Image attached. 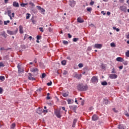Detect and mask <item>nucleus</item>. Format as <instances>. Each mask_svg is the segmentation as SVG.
I'll return each mask as SVG.
<instances>
[{"mask_svg": "<svg viewBox=\"0 0 129 129\" xmlns=\"http://www.w3.org/2000/svg\"><path fill=\"white\" fill-rule=\"evenodd\" d=\"M47 85L48 86H51V85H52V82L50 81L49 83H47Z\"/></svg>", "mask_w": 129, "mask_h": 129, "instance_id": "a18cd8bd", "label": "nucleus"}, {"mask_svg": "<svg viewBox=\"0 0 129 129\" xmlns=\"http://www.w3.org/2000/svg\"><path fill=\"white\" fill-rule=\"evenodd\" d=\"M91 80L92 83H97V82H98V79L96 76L93 77Z\"/></svg>", "mask_w": 129, "mask_h": 129, "instance_id": "7ed1b4c3", "label": "nucleus"}, {"mask_svg": "<svg viewBox=\"0 0 129 129\" xmlns=\"http://www.w3.org/2000/svg\"><path fill=\"white\" fill-rule=\"evenodd\" d=\"M10 23V20H8L7 21H4V25H8V24Z\"/></svg>", "mask_w": 129, "mask_h": 129, "instance_id": "4c0bfd02", "label": "nucleus"}, {"mask_svg": "<svg viewBox=\"0 0 129 129\" xmlns=\"http://www.w3.org/2000/svg\"><path fill=\"white\" fill-rule=\"evenodd\" d=\"M68 72L66 71H64L63 74V75H66L67 74H68Z\"/></svg>", "mask_w": 129, "mask_h": 129, "instance_id": "603ef678", "label": "nucleus"}, {"mask_svg": "<svg viewBox=\"0 0 129 129\" xmlns=\"http://www.w3.org/2000/svg\"><path fill=\"white\" fill-rule=\"evenodd\" d=\"M111 73H116V72H115V70L114 69V68H113L112 69V72H111Z\"/></svg>", "mask_w": 129, "mask_h": 129, "instance_id": "8fccbe9b", "label": "nucleus"}, {"mask_svg": "<svg viewBox=\"0 0 129 129\" xmlns=\"http://www.w3.org/2000/svg\"><path fill=\"white\" fill-rule=\"evenodd\" d=\"M67 59H68V60H71V57H70V56H68Z\"/></svg>", "mask_w": 129, "mask_h": 129, "instance_id": "69168bd1", "label": "nucleus"}, {"mask_svg": "<svg viewBox=\"0 0 129 129\" xmlns=\"http://www.w3.org/2000/svg\"><path fill=\"white\" fill-rule=\"evenodd\" d=\"M92 120L96 121L98 119V116L96 114H94L92 117Z\"/></svg>", "mask_w": 129, "mask_h": 129, "instance_id": "4468645a", "label": "nucleus"}, {"mask_svg": "<svg viewBox=\"0 0 129 129\" xmlns=\"http://www.w3.org/2000/svg\"><path fill=\"white\" fill-rule=\"evenodd\" d=\"M62 110H64L66 112L67 111V110L65 109V107H62Z\"/></svg>", "mask_w": 129, "mask_h": 129, "instance_id": "052dcab7", "label": "nucleus"}, {"mask_svg": "<svg viewBox=\"0 0 129 129\" xmlns=\"http://www.w3.org/2000/svg\"><path fill=\"white\" fill-rule=\"evenodd\" d=\"M36 38H37V40H40V39L42 38V36H39V35H37Z\"/></svg>", "mask_w": 129, "mask_h": 129, "instance_id": "a19ab883", "label": "nucleus"}, {"mask_svg": "<svg viewBox=\"0 0 129 129\" xmlns=\"http://www.w3.org/2000/svg\"><path fill=\"white\" fill-rule=\"evenodd\" d=\"M29 5H30V6H31V7H35V5H34V3H33L32 2H30V3H29Z\"/></svg>", "mask_w": 129, "mask_h": 129, "instance_id": "79ce46f5", "label": "nucleus"}, {"mask_svg": "<svg viewBox=\"0 0 129 129\" xmlns=\"http://www.w3.org/2000/svg\"><path fill=\"white\" fill-rule=\"evenodd\" d=\"M127 39H129V33L126 35Z\"/></svg>", "mask_w": 129, "mask_h": 129, "instance_id": "774afa93", "label": "nucleus"}, {"mask_svg": "<svg viewBox=\"0 0 129 129\" xmlns=\"http://www.w3.org/2000/svg\"><path fill=\"white\" fill-rule=\"evenodd\" d=\"M87 12H89V13H91V11H92V8H89V7H88L87 8Z\"/></svg>", "mask_w": 129, "mask_h": 129, "instance_id": "cd10ccee", "label": "nucleus"}, {"mask_svg": "<svg viewBox=\"0 0 129 129\" xmlns=\"http://www.w3.org/2000/svg\"><path fill=\"white\" fill-rule=\"evenodd\" d=\"M126 57H129V50H127V52H125Z\"/></svg>", "mask_w": 129, "mask_h": 129, "instance_id": "c9c22d12", "label": "nucleus"}, {"mask_svg": "<svg viewBox=\"0 0 129 129\" xmlns=\"http://www.w3.org/2000/svg\"><path fill=\"white\" fill-rule=\"evenodd\" d=\"M84 102H85V101L84 100H82V102H81V105H84Z\"/></svg>", "mask_w": 129, "mask_h": 129, "instance_id": "680f3d73", "label": "nucleus"}, {"mask_svg": "<svg viewBox=\"0 0 129 129\" xmlns=\"http://www.w3.org/2000/svg\"><path fill=\"white\" fill-rule=\"evenodd\" d=\"M81 77H82L81 75H78L77 73L75 74L74 77L75 78H77V79H81Z\"/></svg>", "mask_w": 129, "mask_h": 129, "instance_id": "2eb2a0df", "label": "nucleus"}, {"mask_svg": "<svg viewBox=\"0 0 129 129\" xmlns=\"http://www.w3.org/2000/svg\"><path fill=\"white\" fill-rule=\"evenodd\" d=\"M90 6H93V5H94V2L92 1L91 2H90Z\"/></svg>", "mask_w": 129, "mask_h": 129, "instance_id": "6e6d98bb", "label": "nucleus"}, {"mask_svg": "<svg viewBox=\"0 0 129 129\" xmlns=\"http://www.w3.org/2000/svg\"><path fill=\"white\" fill-rule=\"evenodd\" d=\"M109 77L110 79H116L117 76L115 74H110Z\"/></svg>", "mask_w": 129, "mask_h": 129, "instance_id": "6e6552de", "label": "nucleus"}, {"mask_svg": "<svg viewBox=\"0 0 129 129\" xmlns=\"http://www.w3.org/2000/svg\"><path fill=\"white\" fill-rule=\"evenodd\" d=\"M77 41H78V38H74L73 39V41L74 42H77Z\"/></svg>", "mask_w": 129, "mask_h": 129, "instance_id": "3c124183", "label": "nucleus"}, {"mask_svg": "<svg viewBox=\"0 0 129 129\" xmlns=\"http://www.w3.org/2000/svg\"><path fill=\"white\" fill-rule=\"evenodd\" d=\"M101 85H103V86H105L107 85V82H106V81H105L102 82Z\"/></svg>", "mask_w": 129, "mask_h": 129, "instance_id": "393cba45", "label": "nucleus"}, {"mask_svg": "<svg viewBox=\"0 0 129 129\" xmlns=\"http://www.w3.org/2000/svg\"><path fill=\"white\" fill-rule=\"evenodd\" d=\"M101 67H102V69H104V68H105V66H104V64H102Z\"/></svg>", "mask_w": 129, "mask_h": 129, "instance_id": "4d7b16f0", "label": "nucleus"}, {"mask_svg": "<svg viewBox=\"0 0 129 129\" xmlns=\"http://www.w3.org/2000/svg\"><path fill=\"white\" fill-rule=\"evenodd\" d=\"M63 44H64V45H68V41H66V40H63L62 41Z\"/></svg>", "mask_w": 129, "mask_h": 129, "instance_id": "f704fd0d", "label": "nucleus"}, {"mask_svg": "<svg viewBox=\"0 0 129 129\" xmlns=\"http://www.w3.org/2000/svg\"><path fill=\"white\" fill-rule=\"evenodd\" d=\"M78 23H84V20L81 18V17H79L77 19Z\"/></svg>", "mask_w": 129, "mask_h": 129, "instance_id": "f3484780", "label": "nucleus"}, {"mask_svg": "<svg viewBox=\"0 0 129 129\" xmlns=\"http://www.w3.org/2000/svg\"><path fill=\"white\" fill-rule=\"evenodd\" d=\"M78 66H79V68H82V67H83V63H79L78 64Z\"/></svg>", "mask_w": 129, "mask_h": 129, "instance_id": "58836bf2", "label": "nucleus"}, {"mask_svg": "<svg viewBox=\"0 0 129 129\" xmlns=\"http://www.w3.org/2000/svg\"><path fill=\"white\" fill-rule=\"evenodd\" d=\"M61 64L62 65H64V66L66 65V60H62Z\"/></svg>", "mask_w": 129, "mask_h": 129, "instance_id": "473e14b6", "label": "nucleus"}, {"mask_svg": "<svg viewBox=\"0 0 129 129\" xmlns=\"http://www.w3.org/2000/svg\"><path fill=\"white\" fill-rule=\"evenodd\" d=\"M37 113H38L39 114H41V113H43V109H38L37 110Z\"/></svg>", "mask_w": 129, "mask_h": 129, "instance_id": "aec40b11", "label": "nucleus"}, {"mask_svg": "<svg viewBox=\"0 0 129 129\" xmlns=\"http://www.w3.org/2000/svg\"><path fill=\"white\" fill-rule=\"evenodd\" d=\"M19 31L20 34H23V33H24V31L23 30V26H22V25L19 26Z\"/></svg>", "mask_w": 129, "mask_h": 129, "instance_id": "6ab92c4d", "label": "nucleus"}, {"mask_svg": "<svg viewBox=\"0 0 129 129\" xmlns=\"http://www.w3.org/2000/svg\"><path fill=\"white\" fill-rule=\"evenodd\" d=\"M15 126H16V124L13 123V124H12V125H11V128L14 129V128L15 127Z\"/></svg>", "mask_w": 129, "mask_h": 129, "instance_id": "37998d69", "label": "nucleus"}, {"mask_svg": "<svg viewBox=\"0 0 129 129\" xmlns=\"http://www.w3.org/2000/svg\"><path fill=\"white\" fill-rule=\"evenodd\" d=\"M76 122H77V119H74L73 123V127H75V124H76Z\"/></svg>", "mask_w": 129, "mask_h": 129, "instance_id": "412c9836", "label": "nucleus"}, {"mask_svg": "<svg viewBox=\"0 0 129 129\" xmlns=\"http://www.w3.org/2000/svg\"><path fill=\"white\" fill-rule=\"evenodd\" d=\"M38 9L41 11V13H45V10L44 9L41 8L40 6H37Z\"/></svg>", "mask_w": 129, "mask_h": 129, "instance_id": "4be33fe9", "label": "nucleus"}, {"mask_svg": "<svg viewBox=\"0 0 129 129\" xmlns=\"http://www.w3.org/2000/svg\"><path fill=\"white\" fill-rule=\"evenodd\" d=\"M7 33L9 34V35H16V34H17V33H18V29H17L15 31H11V30H7Z\"/></svg>", "mask_w": 129, "mask_h": 129, "instance_id": "f03ea898", "label": "nucleus"}, {"mask_svg": "<svg viewBox=\"0 0 129 129\" xmlns=\"http://www.w3.org/2000/svg\"><path fill=\"white\" fill-rule=\"evenodd\" d=\"M28 79L29 80H32V81L36 80V79L33 77V75L31 73H28Z\"/></svg>", "mask_w": 129, "mask_h": 129, "instance_id": "0eeeda50", "label": "nucleus"}, {"mask_svg": "<svg viewBox=\"0 0 129 129\" xmlns=\"http://www.w3.org/2000/svg\"><path fill=\"white\" fill-rule=\"evenodd\" d=\"M110 46H112L113 48H114V47H115V44L112 42L110 44Z\"/></svg>", "mask_w": 129, "mask_h": 129, "instance_id": "e433bc0d", "label": "nucleus"}, {"mask_svg": "<svg viewBox=\"0 0 129 129\" xmlns=\"http://www.w3.org/2000/svg\"><path fill=\"white\" fill-rule=\"evenodd\" d=\"M62 95L63 96V97H68V95H69V94L68 93H63Z\"/></svg>", "mask_w": 129, "mask_h": 129, "instance_id": "b1692460", "label": "nucleus"}, {"mask_svg": "<svg viewBox=\"0 0 129 129\" xmlns=\"http://www.w3.org/2000/svg\"><path fill=\"white\" fill-rule=\"evenodd\" d=\"M103 103L105 104H108V100H107L106 99H103Z\"/></svg>", "mask_w": 129, "mask_h": 129, "instance_id": "bb28decb", "label": "nucleus"}, {"mask_svg": "<svg viewBox=\"0 0 129 129\" xmlns=\"http://www.w3.org/2000/svg\"><path fill=\"white\" fill-rule=\"evenodd\" d=\"M54 113L56 116H57V117H58V118H60V117H61V114L60 113V110H55Z\"/></svg>", "mask_w": 129, "mask_h": 129, "instance_id": "39448f33", "label": "nucleus"}, {"mask_svg": "<svg viewBox=\"0 0 129 129\" xmlns=\"http://www.w3.org/2000/svg\"><path fill=\"white\" fill-rule=\"evenodd\" d=\"M0 67H5V64L3 62H0Z\"/></svg>", "mask_w": 129, "mask_h": 129, "instance_id": "09e8293b", "label": "nucleus"}, {"mask_svg": "<svg viewBox=\"0 0 129 129\" xmlns=\"http://www.w3.org/2000/svg\"><path fill=\"white\" fill-rule=\"evenodd\" d=\"M3 91H4V90H3L1 87H0V94H2V93H3Z\"/></svg>", "mask_w": 129, "mask_h": 129, "instance_id": "864d4df0", "label": "nucleus"}, {"mask_svg": "<svg viewBox=\"0 0 129 129\" xmlns=\"http://www.w3.org/2000/svg\"><path fill=\"white\" fill-rule=\"evenodd\" d=\"M125 115H126V116H127L128 117H129V114H128V113H126L125 114Z\"/></svg>", "mask_w": 129, "mask_h": 129, "instance_id": "338daca9", "label": "nucleus"}, {"mask_svg": "<svg viewBox=\"0 0 129 129\" xmlns=\"http://www.w3.org/2000/svg\"><path fill=\"white\" fill-rule=\"evenodd\" d=\"M101 14H102L103 16H105V15L106 14V13H105L104 11H101Z\"/></svg>", "mask_w": 129, "mask_h": 129, "instance_id": "13d9d810", "label": "nucleus"}, {"mask_svg": "<svg viewBox=\"0 0 129 129\" xmlns=\"http://www.w3.org/2000/svg\"><path fill=\"white\" fill-rule=\"evenodd\" d=\"M41 91H42V88H40L39 89H37L36 90L37 92H41Z\"/></svg>", "mask_w": 129, "mask_h": 129, "instance_id": "49530a36", "label": "nucleus"}, {"mask_svg": "<svg viewBox=\"0 0 129 129\" xmlns=\"http://www.w3.org/2000/svg\"><path fill=\"white\" fill-rule=\"evenodd\" d=\"M7 13H8V15L9 16H11V14H12V11L8 10Z\"/></svg>", "mask_w": 129, "mask_h": 129, "instance_id": "2f4dec72", "label": "nucleus"}, {"mask_svg": "<svg viewBox=\"0 0 129 129\" xmlns=\"http://www.w3.org/2000/svg\"><path fill=\"white\" fill-rule=\"evenodd\" d=\"M1 35L3 36L4 38H7V37H8V35L6 33V32L5 31L1 32Z\"/></svg>", "mask_w": 129, "mask_h": 129, "instance_id": "dca6fc26", "label": "nucleus"}, {"mask_svg": "<svg viewBox=\"0 0 129 129\" xmlns=\"http://www.w3.org/2000/svg\"><path fill=\"white\" fill-rule=\"evenodd\" d=\"M68 104H71V103H73V100L68 99L67 100Z\"/></svg>", "mask_w": 129, "mask_h": 129, "instance_id": "a878e982", "label": "nucleus"}, {"mask_svg": "<svg viewBox=\"0 0 129 129\" xmlns=\"http://www.w3.org/2000/svg\"><path fill=\"white\" fill-rule=\"evenodd\" d=\"M39 31L40 32H41V33H43L44 32V30H43V28L42 27H40L39 28Z\"/></svg>", "mask_w": 129, "mask_h": 129, "instance_id": "c03bdc74", "label": "nucleus"}, {"mask_svg": "<svg viewBox=\"0 0 129 129\" xmlns=\"http://www.w3.org/2000/svg\"><path fill=\"white\" fill-rule=\"evenodd\" d=\"M68 36L69 38H72V35H71V34H70V33H68Z\"/></svg>", "mask_w": 129, "mask_h": 129, "instance_id": "5fc2aeb1", "label": "nucleus"}, {"mask_svg": "<svg viewBox=\"0 0 129 129\" xmlns=\"http://www.w3.org/2000/svg\"><path fill=\"white\" fill-rule=\"evenodd\" d=\"M13 7H15V8H19L20 7V5H19V3L16 2H14L13 3Z\"/></svg>", "mask_w": 129, "mask_h": 129, "instance_id": "ddd939ff", "label": "nucleus"}, {"mask_svg": "<svg viewBox=\"0 0 129 129\" xmlns=\"http://www.w3.org/2000/svg\"><path fill=\"white\" fill-rule=\"evenodd\" d=\"M118 129H125L124 126L122 124L118 125Z\"/></svg>", "mask_w": 129, "mask_h": 129, "instance_id": "5701e85b", "label": "nucleus"}, {"mask_svg": "<svg viewBox=\"0 0 129 129\" xmlns=\"http://www.w3.org/2000/svg\"><path fill=\"white\" fill-rule=\"evenodd\" d=\"M87 50L88 51H91L92 50L91 47H88Z\"/></svg>", "mask_w": 129, "mask_h": 129, "instance_id": "bf43d9fd", "label": "nucleus"}, {"mask_svg": "<svg viewBox=\"0 0 129 129\" xmlns=\"http://www.w3.org/2000/svg\"><path fill=\"white\" fill-rule=\"evenodd\" d=\"M38 71H39V70L37 68H32L31 70V72H33V73L38 74Z\"/></svg>", "mask_w": 129, "mask_h": 129, "instance_id": "1a4fd4ad", "label": "nucleus"}, {"mask_svg": "<svg viewBox=\"0 0 129 129\" xmlns=\"http://www.w3.org/2000/svg\"><path fill=\"white\" fill-rule=\"evenodd\" d=\"M30 17H31V14H26V19H27V20H28V19H30Z\"/></svg>", "mask_w": 129, "mask_h": 129, "instance_id": "c85d7f7f", "label": "nucleus"}, {"mask_svg": "<svg viewBox=\"0 0 129 129\" xmlns=\"http://www.w3.org/2000/svg\"><path fill=\"white\" fill-rule=\"evenodd\" d=\"M77 89L79 91H86L88 89V86H87V85H84L82 84H80L77 86Z\"/></svg>", "mask_w": 129, "mask_h": 129, "instance_id": "f257e3e1", "label": "nucleus"}, {"mask_svg": "<svg viewBox=\"0 0 129 129\" xmlns=\"http://www.w3.org/2000/svg\"><path fill=\"white\" fill-rule=\"evenodd\" d=\"M69 5L71 7H72V8H73V7H75V5H76V3L75 1H71L70 2Z\"/></svg>", "mask_w": 129, "mask_h": 129, "instance_id": "9d476101", "label": "nucleus"}, {"mask_svg": "<svg viewBox=\"0 0 129 129\" xmlns=\"http://www.w3.org/2000/svg\"><path fill=\"white\" fill-rule=\"evenodd\" d=\"M116 60L118 62H122L123 61V58H122V57H118L116 58Z\"/></svg>", "mask_w": 129, "mask_h": 129, "instance_id": "a211bd4d", "label": "nucleus"}, {"mask_svg": "<svg viewBox=\"0 0 129 129\" xmlns=\"http://www.w3.org/2000/svg\"><path fill=\"white\" fill-rule=\"evenodd\" d=\"M48 30L49 31V32H52V31H53V30L52 29V28H48Z\"/></svg>", "mask_w": 129, "mask_h": 129, "instance_id": "e2e57ef3", "label": "nucleus"}, {"mask_svg": "<svg viewBox=\"0 0 129 129\" xmlns=\"http://www.w3.org/2000/svg\"><path fill=\"white\" fill-rule=\"evenodd\" d=\"M95 48H97V49H101V47H102V45L100 44H96L94 45Z\"/></svg>", "mask_w": 129, "mask_h": 129, "instance_id": "9b49d317", "label": "nucleus"}, {"mask_svg": "<svg viewBox=\"0 0 129 129\" xmlns=\"http://www.w3.org/2000/svg\"><path fill=\"white\" fill-rule=\"evenodd\" d=\"M46 74L43 73L42 74L41 78L43 79V78H45V77H46Z\"/></svg>", "mask_w": 129, "mask_h": 129, "instance_id": "72a5a7b5", "label": "nucleus"}, {"mask_svg": "<svg viewBox=\"0 0 129 129\" xmlns=\"http://www.w3.org/2000/svg\"><path fill=\"white\" fill-rule=\"evenodd\" d=\"M123 64H124V65H125V66H126V65H127V64H128V62H127V61H126V60H123Z\"/></svg>", "mask_w": 129, "mask_h": 129, "instance_id": "7c9ffc66", "label": "nucleus"}, {"mask_svg": "<svg viewBox=\"0 0 129 129\" xmlns=\"http://www.w3.org/2000/svg\"><path fill=\"white\" fill-rule=\"evenodd\" d=\"M17 68H18V73H22V72H24V69L23 67H21L20 66V64H18L17 66Z\"/></svg>", "mask_w": 129, "mask_h": 129, "instance_id": "423d86ee", "label": "nucleus"}, {"mask_svg": "<svg viewBox=\"0 0 129 129\" xmlns=\"http://www.w3.org/2000/svg\"><path fill=\"white\" fill-rule=\"evenodd\" d=\"M70 109H72V110H76L77 109V106L76 105H73V106H70Z\"/></svg>", "mask_w": 129, "mask_h": 129, "instance_id": "f8f14e48", "label": "nucleus"}, {"mask_svg": "<svg viewBox=\"0 0 129 129\" xmlns=\"http://www.w3.org/2000/svg\"><path fill=\"white\" fill-rule=\"evenodd\" d=\"M28 4H25V3H22L20 4L21 7H25V6H27Z\"/></svg>", "mask_w": 129, "mask_h": 129, "instance_id": "ea45409f", "label": "nucleus"}, {"mask_svg": "<svg viewBox=\"0 0 129 129\" xmlns=\"http://www.w3.org/2000/svg\"><path fill=\"white\" fill-rule=\"evenodd\" d=\"M122 68H123V66H121L119 67V69L120 70L122 69Z\"/></svg>", "mask_w": 129, "mask_h": 129, "instance_id": "0e129e2a", "label": "nucleus"}, {"mask_svg": "<svg viewBox=\"0 0 129 129\" xmlns=\"http://www.w3.org/2000/svg\"><path fill=\"white\" fill-rule=\"evenodd\" d=\"M0 80H2V81H4V80H5V76H0Z\"/></svg>", "mask_w": 129, "mask_h": 129, "instance_id": "c756f323", "label": "nucleus"}, {"mask_svg": "<svg viewBox=\"0 0 129 129\" xmlns=\"http://www.w3.org/2000/svg\"><path fill=\"white\" fill-rule=\"evenodd\" d=\"M42 112H44V113H47V112H48V110H44L42 109Z\"/></svg>", "mask_w": 129, "mask_h": 129, "instance_id": "de8ad7c7", "label": "nucleus"}, {"mask_svg": "<svg viewBox=\"0 0 129 129\" xmlns=\"http://www.w3.org/2000/svg\"><path fill=\"white\" fill-rule=\"evenodd\" d=\"M119 10L121 12H123V13H126L127 8L126 6H122L119 7Z\"/></svg>", "mask_w": 129, "mask_h": 129, "instance_id": "20e7f679", "label": "nucleus"}]
</instances>
